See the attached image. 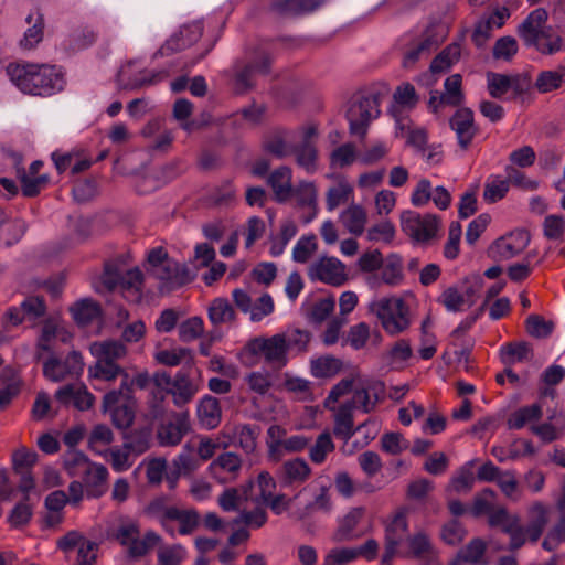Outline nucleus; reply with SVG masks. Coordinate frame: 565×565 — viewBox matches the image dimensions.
<instances>
[{
  "label": "nucleus",
  "mask_w": 565,
  "mask_h": 565,
  "mask_svg": "<svg viewBox=\"0 0 565 565\" xmlns=\"http://www.w3.org/2000/svg\"><path fill=\"white\" fill-rule=\"evenodd\" d=\"M7 73L11 82L24 94L50 96L64 88L61 68L49 64H10Z\"/></svg>",
  "instance_id": "obj_1"
},
{
  "label": "nucleus",
  "mask_w": 565,
  "mask_h": 565,
  "mask_svg": "<svg viewBox=\"0 0 565 565\" xmlns=\"http://www.w3.org/2000/svg\"><path fill=\"white\" fill-rule=\"evenodd\" d=\"M381 92L367 89L358 92L349 100L347 119L351 135L364 138L372 120L376 119L380 111Z\"/></svg>",
  "instance_id": "obj_2"
},
{
  "label": "nucleus",
  "mask_w": 565,
  "mask_h": 565,
  "mask_svg": "<svg viewBox=\"0 0 565 565\" xmlns=\"http://www.w3.org/2000/svg\"><path fill=\"white\" fill-rule=\"evenodd\" d=\"M90 353L96 358V363L89 367V375L103 381H114L124 369L118 361L127 354L124 343L116 340L98 341L90 344Z\"/></svg>",
  "instance_id": "obj_3"
},
{
  "label": "nucleus",
  "mask_w": 565,
  "mask_h": 565,
  "mask_svg": "<svg viewBox=\"0 0 565 565\" xmlns=\"http://www.w3.org/2000/svg\"><path fill=\"white\" fill-rule=\"evenodd\" d=\"M244 350L252 356L262 358L267 365L275 370L282 369L289 361L285 338L280 333L268 338H253L246 343Z\"/></svg>",
  "instance_id": "obj_4"
},
{
  "label": "nucleus",
  "mask_w": 565,
  "mask_h": 565,
  "mask_svg": "<svg viewBox=\"0 0 565 565\" xmlns=\"http://www.w3.org/2000/svg\"><path fill=\"white\" fill-rule=\"evenodd\" d=\"M440 220L435 214H419L415 211H404L401 214L402 231L418 243H426L437 236Z\"/></svg>",
  "instance_id": "obj_5"
},
{
  "label": "nucleus",
  "mask_w": 565,
  "mask_h": 565,
  "mask_svg": "<svg viewBox=\"0 0 565 565\" xmlns=\"http://www.w3.org/2000/svg\"><path fill=\"white\" fill-rule=\"evenodd\" d=\"M271 55L265 50H257L250 60L239 67L234 76V90L245 94L255 86V76L267 75L270 71Z\"/></svg>",
  "instance_id": "obj_6"
},
{
  "label": "nucleus",
  "mask_w": 565,
  "mask_h": 565,
  "mask_svg": "<svg viewBox=\"0 0 565 565\" xmlns=\"http://www.w3.org/2000/svg\"><path fill=\"white\" fill-rule=\"evenodd\" d=\"M151 276L159 281V290L163 294L189 284L194 279L195 273L188 265L171 258L160 267L153 268Z\"/></svg>",
  "instance_id": "obj_7"
},
{
  "label": "nucleus",
  "mask_w": 565,
  "mask_h": 565,
  "mask_svg": "<svg viewBox=\"0 0 565 565\" xmlns=\"http://www.w3.org/2000/svg\"><path fill=\"white\" fill-rule=\"evenodd\" d=\"M83 371V358L77 351H72L64 360L52 355L43 364V374L52 382L77 380Z\"/></svg>",
  "instance_id": "obj_8"
},
{
  "label": "nucleus",
  "mask_w": 565,
  "mask_h": 565,
  "mask_svg": "<svg viewBox=\"0 0 565 565\" xmlns=\"http://www.w3.org/2000/svg\"><path fill=\"white\" fill-rule=\"evenodd\" d=\"M375 311L383 328L391 334L404 331L409 324L407 307L401 298L380 300L375 305Z\"/></svg>",
  "instance_id": "obj_9"
},
{
  "label": "nucleus",
  "mask_w": 565,
  "mask_h": 565,
  "mask_svg": "<svg viewBox=\"0 0 565 565\" xmlns=\"http://www.w3.org/2000/svg\"><path fill=\"white\" fill-rule=\"evenodd\" d=\"M299 137L296 139L291 154L295 156L297 164L305 169L308 173L317 170L318 152L315 143L317 138V128L315 126H305L297 132Z\"/></svg>",
  "instance_id": "obj_10"
},
{
  "label": "nucleus",
  "mask_w": 565,
  "mask_h": 565,
  "mask_svg": "<svg viewBox=\"0 0 565 565\" xmlns=\"http://www.w3.org/2000/svg\"><path fill=\"white\" fill-rule=\"evenodd\" d=\"M153 383L159 390L171 394L177 406L186 404L195 393L189 376L182 371L178 372L174 379L164 371L157 372L153 375Z\"/></svg>",
  "instance_id": "obj_11"
},
{
  "label": "nucleus",
  "mask_w": 565,
  "mask_h": 565,
  "mask_svg": "<svg viewBox=\"0 0 565 565\" xmlns=\"http://www.w3.org/2000/svg\"><path fill=\"white\" fill-rule=\"evenodd\" d=\"M162 72H147L138 62L130 61L121 66L117 73V84L120 89L136 90L145 86L157 84L164 78Z\"/></svg>",
  "instance_id": "obj_12"
},
{
  "label": "nucleus",
  "mask_w": 565,
  "mask_h": 565,
  "mask_svg": "<svg viewBox=\"0 0 565 565\" xmlns=\"http://www.w3.org/2000/svg\"><path fill=\"white\" fill-rule=\"evenodd\" d=\"M212 458V441L210 438H193L172 462V466L184 475L198 467V460L204 461Z\"/></svg>",
  "instance_id": "obj_13"
},
{
  "label": "nucleus",
  "mask_w": 565,
  "mask_h": 565,
  "mask_svg": "<svg viewBox=\"0 0 565 565\" xmlns=\"http://www.w3.org/2000/svg\"><path fill=\"white\" fill-rule=\"evenodd\" d=\"M161 525L172 535L178 524V532L182 535L192 533L199 525V515L193 510L179 509L177 507H166L160 513Z\"/></svg>",
  "instance_id": "obj_14"
},
{
  "label": "nucleus",
  "mask_w": 565,
  "mask_h": 565,
  "mask_svg": "<svg viewBox=\"0 0 565 565\" xmlns=\"http://www.w3.org/2000/svg\"><path fill=\"white\" fill-rule=\"evenodd\" d=\"M308 274L312 280H320L332 286H341L347 280L345 267L335 257L319 258L310 265Z\"/></svg>",
  "instance_id": "obj_15"
},
{
  "label": "nucleus",
  "mask_w": 565,
  "mask_h": 565,
  "mask_svg": "<svg viewBox=\"0 0 565 565\" xmlns=\"http://www.w3.org/2000/svg\"><path fill=\"white\" fill-rule=\"evenodd\" d=\"M189 429V413H173L171 417L158 428V440L161 446H177Z\"/></svg>",
  "instance_id": "obj_16"
},
{
  "label": "nucleus",
  "mask_w": 565,
  "mask_h": 565,
  "mask_svg": "<svg viewBox=\"0 0 565 565\" xmlns=\"http://www.w3.org/2000/svg\"><path fill=\"white\" fill-rule=\"evenodd\" d=\"M130 398V390L127 387L125 393L122 390L110 391L104 396V406L111 413V420L114 425L120 429L128 428L134 420V411L125 405L120 404L121 399Z\"/></svg>",
  "instance_id": "obj_17"
},
{
  "label": "nucleus",
  "mask_w": 565,
  "mask_h": 565,
  "mask_svg": "<svg viewBox=\"0 0 565 565\" xmlns=\"http://www.w3.org/2000/svg\"><path fill=\"white\" fill-rule=\"evenodd\" d=\"M55 399L63 405H73L78 411L89 409L95 402V397L88 392L87 387L81 382H74L61 386L55 392Z\"/></svg>",
  "instance_id": "obj_18"
},
{
  "label": "nucleus",
  "mask_w": 565,
  "mask_h": 565,
  "mask_svg": "<svg viewBox=\"0 0 565 565\" xmlns=\"http://www.w3.org/2000/svg\"><path fill=\"white\" fill-rule=\"evenodd\" d=\"M407 533L406 514L403 511L397 512L392 521L385 527V551L382 556V564H387L396 555L398 545L403 542Z\"/></svg>",
  "instance_id": "obj_19"
},
{
  "label": "nucleus",
  "mask_w": 565,
  "mask_h": 565,
  "mask_svg": "<svg viewBox=\"0 0 565 565\" xmlns=\"http://www.w3.org/2000/svg\"><path fill=\"white\" fill-rule=\"evenodd\" d=\"M450 127L456 132L460 148L467 150L478 132L473 111L467 107L459 108L450 118Z\"/></svg>",
  "instance_id": "obj_20"
},
{
  "label": "nucleus",
  "mask_w": 565,
  "mask_h": 565,
  "mask_svg": "<svg viewBox=\"0 0 565 565\" xmlns=\"http://www.w3.org/2000/svg\"><path fill=\"white\" fill-rule=\"evenodd\" d=\"M311 475V468L302 458L285 461L276 471V478L281 487L303 483Z\"/></svg>",
  "instance_id": "obj_21"
},
{
  "label": "nucleus",
  "mask_w": 565,
  "mask_h": 565,
  "mask_svg": "<svg viewBox=\"0 0 565 565\" xmlns=\"http://www.w3.org/2000/svg\"><path fill=\"white\" fill-rule=\"evenodd\" d=\"M548 14L543 8H537L530 12L524 21L518 26V35L523 41L525 46L531 47L536 44L537 38L547 26Z\"/></svg>",
  "instance_id": "obj_22"
},
{
  "label": "nucleus",
  "mask_w": 565,
  "mask_h": 565,
  "mask_svg": "<svg viewBox=\"0 0 565 565\" xmlns=\"http://www.w3.org/2000/svg\"><path fill=\"white\" fill-rule=\"evenodd\" d=\"M291 175V169L282 166L274 170L267 178V183L274 192L275 200L279 203L288 201L294 194Z\"/></svg>",
  "instance_id": "obj_23"
},
{
  "label": "nucleus",
  "mask_w": 565,
  "mask_h": 565,
  "mask_svg": "<svg viewBox=\"0 0 565 565\" xmlns=\"http://www.w3.org/2000/svg\"><path fill=\"white\" fill-rule=\"evenodd\" d=\"M71 338L72 334L57 320L49 319L42 327L38 347L43 351H52L57 341L66 343Z\"/></svg>",
  "instance_id": "obj_24"
},
{
  "label": "nucleus",
  "mask_w": 565,
  "mask_h": 565,
  "mask_svg": "<svg viewBox=\"0 0 565 565\" xmlns=\"http://www.w3.org/2000/svg\"><path fill=\"white\" fill-rule=\"evenodd\" d=\"M530 243V234L525 230L512 232L507 237L495 242V249L500 257L512 258L519 255Z\"/></svg>",
  "instance_id": "obj_25"
},
{
  "label": "nucleus",
  "mask_w": 565,
  "mask_h": 565,
  "mask_svg": "<svg viewBox=\"0 0 565 565\" xmlns=\"http://www.w3.org/2000/svg\"><path fill=\"white\" fill-rule=\"evenodd\" d=\"M294 193L300 210H309V215H300L303 224L311 223L318 214L317 191L311 182H300Z\"/></svg>",
  "instance_id": "obj_26"
},
{
  "label": "nucleus",
  "mask_w": 565,
  "mask_h": 565,
  "mask_svg": "<svg viewBox=\"0 0 565 565\" xmlns=\"http://www.w3.org/2000/svg\"><path fill=\"white\" fill-rule=\"evenodd\" d=\"M321 3V0H277L270 8L280 15L296 17L313 12Z\"/></svg>",
  "instance_id": "obj_27"
},
{
  "label": "nucleus",
  "mask_w": 565,
  "mask_h": 565,
  "mask_svg": "<svg viewBox=\"0 0 565 565\" xmlns=\"http://www.w3.org/2000/svg\"><path fill=\"white\" fill-rule=\"evenodd\" d=\"M201 35L202 26L199 23L186 25L169 39L161 50L163 53L184 50L198 42Z\"/></svg>",
  "instance_id": "obj_28"
},
{
  "label": "nucleus",
  "mask_w": 565,
  "mask_h": 565,
  "mask_svg": "<svg viewBox=\"0 0 565 565\" xmlns=\"http://www.w3.org/2000/svg\"><path fill=\"white\" fill-rule=\"evenodd\" d=\"M365 514V509L358 507L351 509L340 521L339 527L335 532L334 539L339 542L351 541L361 536L362 533H356V527Z\"/></svg>",
  "instance_id": "obj_29"
},
{
  "label": "nucleus",
  "mask_w": 565,
  "mask_h": 565,
  "mask_svg": "<svg viewBox=\"0 0 565 565\" xmlns=\"http://www.w3.org/2000/svg\"><path fill=\"white\" fill-rule=\"evenodd\" d=\"M154 360L166 366L191 365L193 362L192 350L183 347L158 350Z\"/></svg>",
  "instance_id": "obj_30"
},
{
  "label": "nucleus",
  "mask_w": 565,
  "mask_h": 565,
  "mask_svg": "<svg viewBox=\"0 0 565 565\" xmlns=\"http://www.w3.org/2000/svg\"><path fill=\"white\" fill-rule=\"evenodd\" d=\"M439 45V39L431 34L424 35L412 49H409L403 58V66L413 67L423 56H428Z\"/></svg>",
  "instance_id": "obj_31"
},
{
  "label": "nucleus",
  "mask_w": 565,
  "mask_h": 565,
  "mask_svg": "<svg viewBox=\"0 0 565 565\" xmlns=\"http://www.w3.org/2000/svg\"><path fill=\"white\" fill-rule=\"evenodd\" d=\"M382 281L388 286H399L404 280L403 259L397 254H391L381 265Z\"/></svg>",
  "instance_id": "obj_32"
},
{
  "label": "nucleus",
  "mask_w": 565,
  "mask_h": 565,
  "mask_svg": "<svg viewBox=\"0 0 565 565\" xmlns=\"http://www.w3.org/2000/svg\"><path fill=\"white\" fill-rule=\"evenodd\" d=\"M192 271L195 274L201 268H207L203 275L206 286H212V246L209 243H200L194 247V255L190 259Z\"/></svg>",
  "instance_id": "obj_33"
},
{
  "label": "nucleus",
  "mask_w": 565,
  "mask_h": 565,
  "mask_svg": "<svg viewBox=\"0 0 565 565\" xmlns=\"http://www.w3.org/2000/svg\"><path fill=\"white\" fill-rule=\"evenodd\" d=\"M531 358L532 349L527 342H510L500 349V360L505 366H512Z\"/></svg>",
  "instance_id": "obj_34"
},
{
  "label": "nucleus",
  "mask_w": 565,
  "mask_h": 565,
  "mask_svg": "<svg viewBox=\"0 0 565 565\" xmlns=\"http://www.w3.org/2000/svg\"><path fill=\"white\" fill-rule=\"evenodd\" d=\"M86 483H87V495L92 498L100 497L105 489V482L108 478L107 468L103 465L90 463L85 470Z\"/></svg>",
  "instance_id": "obj_35"
},
{
  "label": "nucleus",
  "mask_w": 565,
  "mask_h": 565,
  "mask_svg": "<svg viewBox=\"0 0 565 565\" xmlns=\"http://www.w3.org/2000/svg\"><path fill=\"white\" fill-rule=\"evenodd\" d=\"M343 226L353 235H361L366 223V213L360 205L351 204L340 214Z\"/></svg>",
  "instance_id": "obj_36"
},
{
  "label": "nucleus",
  "mask_w": 565,
  "mask_h": 565,
  "mask_svg": "<svg viewBox=\"0 0 565 565\" xmlns=\"http://www.w3.org/2000/svg\"><path fill=\"white\" fill-rule=\"evenodd\" d=\"M296 139V132L284 131L274 135L265 147L268 152L277 158H285L291 154Z\"/></svg>",
  "instance_id": "obj_37"
},
{
  "label": "nucleus",
  "mask_w": 565,
  "mask_h": 565,
  "mask_svg": "<svg viewBox=\"0 0 565 565\" xmlns=\"http://www.w3.org/2000/svg\"><path fill=\"white\" fill-rule=\"evenodd\" d=\"M108 539L118 541L122 545H129L136 536L139 535V530L136 522L126 519H119L118 525H108L106 529Z\"/></svg>",
  "instance_id": "obj_38"
},
{
  "label": "nucleus",
  "mask_w": 565,
  "mask_h": 565,
  "mask_svg": "<svg viewBox=\"0 0 565 565\" xmlns=\"http://www.w3.org/2000/svg\"><path fill=\"white\" fill-rule=\"evenodd\" d=\"M542 415L543 411L540 404L523 406L509 416L507 425L510 429H521L527 423L539 420Z\"/></svg>",
  "instance_id": "obj_39"
},
{
  "label": "nucleus",
  "mask_w": 565,
  "mask_h": 565,
  "mask_svg": "<svg viewBox=\"0 0 565 565\" xmlns=\"http://www.w3.org/2000/svg\"><path fill=\"white\" fill-rule=\"evenodd\" d=\"M361 426L356 428L359 430ZM333 433L337 437L349 440L355 433L353 429V414L349 405H341L334 417Z\"/></svg>",
  "instance_id": "obj_40"
},
{
  "label": "nucleus",
  "mask_w": 565,
  "mask_h": 565,
  "mask_svg": "<svg viewBox=\"0 0 565 565\" xmlns=\"http://www.w3.org/2000/svg\"><path fill=\"white\" fill-rule=\"evenodd\" d=\"M462 77L460 74H452L447 77L444 83L445 93L440 94L439 104L449 106H460L463 102V93L461 90Z\"/></svg>",
  "instance_id": "obj_41"
},
{
  "label": "nucleus",
  "mask_w": 565,
  "mask_h": 565,
  "mask_svg": "<svg viewBox=\"0 0 565 565\" xmlns=\"http://www.w3.org/2000/svg\"><path fill=\"white\" fill-rule=\"evenodd\" d=\"M71 312L78 324L86 326L99 317L100 308L92 299H82L74 303Z\"/></svg>",
  "instance_id": "obj_42"
},
{
  "label": "nucleus",
  "mask_w": 565,
  "mask_h": 565,
  "mask_svg": "<svg viewBox=\"0 0 565 565\" xmlns=\"http://www.w3.org/2000/svg\"><path fill=\"white\" fill-rule=\"evenodd\" d=\"M531 512L532 519L524 531L531 542H536L547 524V510L542 503L536 502Z\"/></svg>",
  "instance_id": "obj_43"
},
{
  "label": "nucleus",
  "mask_w": 565,
  "mask_h": 565,
  "mask_svg": "<svg viewBox=\"0 0 565 565\" xmlns=\"http://www.w3.org/2000/svg\"><path fill=\"white\" fill-rule=\"evenodd\" d=\"M18 177L20 179L22 193L26 198L36 196L50 181L47 174L30 175L23 168L18 169Z\"/></svg>",
  "instance_id": "obj_44"
},
{
  "label": "nucleus",
  "mask_w": 565,
  "mask_h": 565,
  "mask_svg": "<svg viewBox=\"0 0 565 565\" xmlns=\"http://www.w3.org/2000/svg\"><path fill=\"white\" fill-rule=\"evenodd\" d=\"M565 83V67L561 66L553 71H543L537 75L535 87L540 93L555 90Z\"/></svg>",
  "instance_id": "obj_45"
},
{
  "label": "nucleus",
  "mask_w": 565,
  "mask_h": 565,
  "mask_svg": "<svg viewBox=\"0 0 565 565\" xmlns=\"http://www.w3.org/2000/svg\"><path fill=\"white\" fill-rule=\"evenodd\" d=\"M341 367V360L331 355L320 356L311 360L310 363L311 374L315 377H331L335 375Z\"/></svg>",
  "instance_id": "obj_46"
},
{
  "label": "nucleus",
  "mask_w": 565,
  "mask_h": 565,
  "mask_svg": "<svg viewBox=\"0 0 565 565\" xmlns=\"http://www.w3.org/2000/svg\"><path fill=\"white\" fill-rule=\"evenodd\" d=\"M535 47L540 53L552 55L563 50V39L553 32L552 26H546L536 40Z\"/></svg>",
  "instance_id": "obj_47"
},
{
  "label": "nucleus",
  "mask_w": 565,
  "mask_h": 565,
  "mask_svg": "<svg viewBox=\"0 0 565 565\" xmlns=\"http://www.w3.org/2000/svg\"><path fill=\"white\" fill-rule=\"evenodd\" d=\"M285 338L286 349L289 352L302 353L307 351L308 344L311 340V334L307 330L288 329L280 332Z\"/></svg>",
  "instance_id": "obj_48"
},
{
  "label": "nucleus",
  "mask_w": 565,
  "mask_h": 565,
  "mask_svg": "<svg viewBox=\"0 0 565 565\" xmlns=\"http://www.w3.org/2000/svg\"><path fill=\"white\" fill-rule=\"evenodd\" d=\"M439 302L449 312H460L465 310V307H468V300L456 286L446 288L439 297Z\"/></svg>",
  "instance_id": "obj_49"
},
{
  "label": "nucleus",
  "mask_w": 565,
  "mask_h": 565,
  "mask_svg": "<svg viewBox=\"0 0 565 565\" xmlns=\"http://www.w3.org/2000/svg\"><path fill=\"white\" fill-rule=\"evenodd\" d=\"M334 450L331 435L324 431L318 436L316 443L309 449V458L316 465L324 462L327 455Z\"/></svg>",
  "instance_id": "obj_50"
},
{
  "label": "nucleus",
  "mask_w": 565,
  "mask_h": 565,
  "mask_svg": "<svg viewBox=\"0 0 565 565\" xmlns=\"http://www.w3.org/2000/svg\"><path fill=\"white\" fill-rule=\"evenodd\" d=\"M352 186L341 181L338 184L331 186L327 192L326 206L328 211L335 210L339 205L348 202L350 194L352 193Z\"/></svg>",
  "instance_id": "obj_51"
},
{
  "label": "nucleus",
  "mask_w": 565,
  "mask_h": 565,
  "mask_svg": "<svg viewBox=\"0 0 565 565\" xmlns=\"http://www.w3.org/2000/svg\"><path fill=\"white\" fill-rule=\"evenodd\" d=\"M525 323L527 333L536 339L547 338L554 330V322L551 320H545L539 315H530L526 318Z\"/></svg>",
  "instance_id": "obj_52"
},
{
  "label": "nucleus",
  "mask_w": 565,
  "mask_h": 565,
  "mask_svg": "<svg viewBox=\"0 0 565 565\" xmlns=\"http://www.w3.org/2000/svg\"><path fill=\"white\" fill-rule=\"evenodd\" d=\"M317 247V237L315 234L303 235L294 246L292 259L301 264L307 263Z\"/></svg>",
  "instance_id": "obj_53"
},
{
  "label": "nucleus",
  "mask_w": 565,
  "mask_h": 565,
  "mask_svg": "<svg viewBox=\"0 0 565 565\" xmlns=\"http://www.w3.org/2000/svg\"><path fill=\"white\" fill-rule=\"evenodd\" d=\"M124 446L137 457L150 447V435L147 430H134L125 437Z\"/></svg>",
  "instance_id": "obj_54"
},
{
  "label": "nucleus",
  "mask_w": 565,
  "mask_h": 565,
  "mask_svg": "<svg viewBox=\"0 0 565 565\" xmlns=\"http://www.w3.org/2000/svg\"><path fill=\"white\" fill-rule=\"evenodd\" d=\"M487 88L492 98L503 99L510 92L509 75L489 72L487 74Z\"/></svg>",
  "instance_id": "obj_55"
},
{
  "label": "nucleus",
  "mask_w": 565,
  "mask_h": 565,
  "mask_svg": "<svg viewBox=\"0 0 565 565\" xmlns=\"http://www.w3.org/2000/svg\"><path fill=\"white\" fill-rule=\"evenodd\" d=\"M497 498V493L491 488L483 489L480 493H478L471 507V514L475 518H479L483 514H488L494 508V500Z\"/></svg>",
  "instance_id": "obj_56"
},
{
  "label": "nucleus",
  "mask_w": 565,
  "mask_h": 565,
  "mask_svg": "<svg viewBox=\"0 0 565 565\" xmlns=\"http://www.w3.org/2000/svg\"><path fill=\"white\" fill-rule=\"evenodd\" d=\"M44 33V20L42 14H38L34 23L24 32L20 40V46L23 50L34 49L42 40Z\"/></svg>",
  "instance_id": "obj_57"
},
{
  "label": "nucleus",
  "mask_w": 565,
  "mask_h": 565,
  "mask_svg": "<svg viewBox=\"0 0 565 565\" xmlns=\"http://www.w3.org/2000/svg\"><path fill=\"white\" fill-rule=\"evenodd\" d=\"M108 460L117 472L128 470L134 463V455L122 445L121 448L114 447L107 450Z\"/></svg>",
  "instance_id": "obj_58"
},
{
  "label": "nucleus",
  "mask_w": 565,
  "mask_h": 565,
  "mask_svg": "<svg viewBox=\"0 0 565 565\" xmlns=\"http://www.w3.org/2000/svg\"><path fill=\"white\" fill-rule=\"evenodd\" d=\"M487 544L481 539L471 540L466 547L460 550V557L465 558V563L469 564H487L483 559Z\"/></svg>",
  "instance_id": "obj_59"
},
{
  "label": "nucleus",
  "mask_w": 565,
  "mask_h": 565,
  "mask_svg": "<svg viewBox=\"0 0 565 565\" xmlns=\"http://www.w3.org/2000/svg\"><path fill=\"white\" fill-rule=\"evenodd\" d=\"M63 461L65 468L71 475L85 472V470L88 468V465L92 463L88 460L87 456L84 452L77 450L76 448L68 449L64 454Z\"/></svg>",
  "instance_id": "obj_60"
},
{
  "label": "nucleus",
  "mask_w": 565,
  "mask_h": 565,
  "mask_svg": "<svg viewBox=\"0 0 565 565\" xmlns=\"http://www.w3.org/2000/svg\"><path fill=\"white\" fill-rule=\"evenodd\" d=\"M38 461V454L25 447L17 449L12 454V467L14 472L31 471Z\"/></svg>",
  "instance_id": "obj_61"
},
{
  "label": "nucleus",
  "mask_w": 565,
  "mask_h": 565,
  "mask_svg": "<svg viewBox=\"0 0 565 565\" xmlns=\"http://www.w3.org/2000/svg\"><path fill=\"white\" fill-rule=\"evenodd\" d=\"M459 46H448L431 61L430 71L433 73H443L447 71L452 63L459 58Z\"/></svg>",
  "instance_id": "obj_62"
},
{
  "label": "nucleus",
  "mask_w": 565,
  "mask_h": 565,
  "mask_svg": "<svg viewBox=\"0 0 565 565\" xmlns=\"http://www.w3.org/2000/svg\"><path fill=\"white\" fill-rule=\"evenodd\" d=\"M473 461L466 463L456 476L451 479L450 487L457 493L468 492L475 483V476L472 472Z\"/></svg>",
  "instance_id": "obj_63"
},
{
  "label": "nucleus",
  "mask_w": 565,
  "mask_h": 565,
  "mask_svg": "<svg viewBox=\"0 0 565 565\" xmlns=\"http://www.w3.org/2000/svg\"><path fill=\"white\" fill-rule=\"evenodd\" d=\"M562 542H565V513L547 532L545 539L542 542V547L548 552H552L555 551Z\"/></svg>",
  "instance_id": "obj_64"
}]
</instances>
